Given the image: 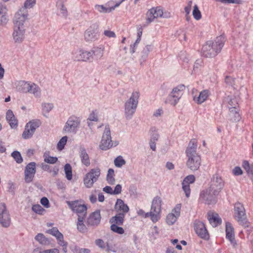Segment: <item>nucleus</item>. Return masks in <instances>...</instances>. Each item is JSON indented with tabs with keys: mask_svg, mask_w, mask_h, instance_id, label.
Masks as SVG:
<instances>
[{
	"mask_svg": "<svg viewBox=\"0 0 253 253\" xmlns=\"http://www.w3.org/2000/svg\"><path fill=\"white\" fill-rule=\"evenodd\" d=\"M71 251L73 253H89L90 250L85 248H81L80 247L76 246H71L70 247Z\"/></svg>",
	"mask_w": 253,
	"mask_h": 253,
	"instance_id": "obj_44",
	"label": "nucleus"
},
{
	"mask_svg": "<svg viewBox=\"0 0 253 253\" xmlns=\"http://www.w3.org/2000/svg\"><path fill=\"white\" fill-rule=\"evenodd\" d=\"M218 195L209 187L200 192L199 199L206 204H213L216 203Z\"/></svg>",
	"mask_w": 253,
	"mask_h": 253,
	"instance_id": "obj_4",
	"label": "nucleus"
},
{
	"mask_svg": "<svg viewBox=\"0 0 253 253\" xmlns=\"http://www.w3.org/2000/svg\"><path fill=\"white\" fill-rule=\"evenodd\" d=\"M228 108L229 110H233V109H237L238 104L236 98H229L228 97Z\"/></svg>",
	"mask_w": 253,
	"mask_h": 253,
	"instance_id": "obj_50",
	"label": "nucleus"
},
{
	"mask_svg": "<svg viewBox=\"0 0 253 253\" xmlns=\"http://www.w3.org/2000/svg\"><path fill=\"white\" fill-rule=\"evenodd\" d=\"M46 233L55 237L56 239L60 238V236L63 235L56 227H53L52 229L47 230Z\"/></svg>",
	"mask_w": 253,
	"mask_h": 253,
	"instance_id": "obj_51",
	"label": "nucleus"
},
{
	"mask_svg": "<svg viewBox=\"0 0 253 253\" xmlns=\"http://www.w3.org/2000/svg\"><path fill=\"white\" fill-rule=\"evenodd\" d=\"M119 226L118 225L111 224V229L114 232L122 234L124 233V230L122 227Z\"/></svg>",
	"mask_w": 253,
	"mask_h": 253,
	"instance_id": "obj_55",
	"label": "nucleus"
},
{
	"mask_svg": "<svg viewBox=\"0 0 253 253\" xmlns=\"http://www.w3.org/2000/svg\"><path fill=\"white\" fill-rule=\"evenodd\" d=\"M80 157L82 164L86 167L90 164V159L86 151L84 146H81L79 148Z\"/></svg>",
	"mask_w": 253,
	"mask_h": 253,
	"instance_id": "obj_22",
	"label": "nucleus"
},
{
	"mask_svg": "<svg viewBox=\"0 0 253 253\" xmlns=\"http://www.w3.org/2000/svg\"><path fill=\"white\" fill-rule=\"evenodd\" d=\"M34 132L33 131L31 130L30 128L26 125L22 133V137L25 139H29L32 137Z\"/></svg>",
	"mask_w": 253,
	"mask_h": 253,
	"instance_id": "obj_45",
	"label": "nucleus"
},
{
	"mask_svg": "<svg viewBox=\"0 0 253 253\" xmlns=\"http://www.w3.org/2000/svg\"><path fill=\"white\" fill-rule=\"evenodd\" d=\"M182 189L184 191L185 196L186 197H189L191 193V189L190 188V185L187 183H184V182H182Z\"/></svg>",
	"mask_w": 253,
	"mask_h": 253,
	"instance_id": "obj_57",
	"label": "nucleus"
},
{
	"mask_svg": "<svg viewBox=\"0 0 253 253\" xmlns=\"http://www.w3.org/2000/svg\"><path fill=\"white\" fill-rule=\"evenodd\" d=\"M242 167L246 171L248 175L250 176L251 178L253 180V165L250 164L247 161H244Z\"/></svg>",
	"mask_w": 253,
	"mask_h": 253,
	"instance_id": "obj_35",
	"label": "nucleus"
},
{
	"mask_svg": "<svg viewBox=\"0 0 253 253\" xmlns=\"http://www.w3.org/2000/svg\"><path fill=\"white\" fill-rule=\"evenodd\" d=\"M126 164L125 160L121 156L117 157L114 160V164L116 167L121 168Z\"/></svg>",
	"mask_w": 253,
	"mask_h": 253,
	"instance_id": "obj_52",
	"label": "nucleus"
},
{
	"mask_svg": "<svg viewBox=\"0 0 253 253\" xmlns=\"http://www.w3.org/2000/svg\"><path fill=\"white\" fill-rule=\"evenodd\" d=\"M194 229L196 233L201 238L208 240L210 235L206 227L205 224L200 220H195L193 223Z\"/></svg>",
	"mask_w": 253,
	"mask_h": 253,
	"instance_id": "obj_11",
	"label": "nucleus"
},
{
	"mask_svg": "<svg viewBox=\"0 0 253 253\" xmlns=\"http://www.w3.org/2000/svg\"><path fill=\"white\" fill-rule=\"evenodd\" d=\"M64 170L66 174V177L69 180L72 179V167L69 164H66L64 166Z\"/></svg>",
	"mask_w": 253,
	"mask_h": 253,
	"instance_id": "obj_46",
	"label": "nucleus"
},
{
	"mask_svg": "<svg viewBox=\"0 0 253 253\" xmlns=\"http://www.w3.org/2000/svg\"><path fill=\"white\" fill-rule=\"evenodd\" d=\"M125 215H124L123 213H117L115 216L110 219L109 222L111 224L123 225L125 220Z\"/></svg>",
	"mask_w": 253,
	"mask_h": 253,
	"instance_id": "obj_28",
	"label": "nucleus"
},
{
	"mask_svg": "<svg viewBox=\"0 0 253 253\" xmlns=\"http://www.w3.org/2000/svg\"><path fill=\"white\" fill-rule=\"evenodd\" d=\"M147 18L146 19V23L147 25L150 24L152 22H153L154 19L156 18V16L154 15V14H150V10L147 12Z\"/></svg>",
	"mask_w": 253,
	"mask_h": 253,
	"instance_id": "obj_60",
	"label": "nucleus"
},
{
	"mask_svg": "<svg viewBox=\"0 0 253 253\" xmlns=\"http://www.w3.org/2000/svg\"><path fill=\"white\" fill-rule=\"evenodd\" d=\"M25 32L24 26H13L12 37L15 42L20 43L23 41Z\"/></svg>",
	"mask_w": 253,
	"mask_h": 253,
	"instance_id": "obj_18",
	"label": "nucleus"
},
{
	"mask_svg": "<svg viewBox=\"0 0 253 253\" xmlns=\"http://www.w3.org/2000/svg\"><path fill=\"white\" fill-rule=\"evenodd\" d=\"M35 239L42 245H48L50 243V240L42 233H38L35 236Z\"/></svg>",
	"mask_w": 253,
	"mask_h": 253,
	"instance_id": "obj_36",
	"label": "nucleus"
},
{
	"mask_svg": "<svg viewBox=\"0 0 253 253\" xmlns=\"http://www.w3.org/2000/svg\"><path fill=\"white\" fill-rule=\"evenodd\" d=\"M11 156L18 164H21L23 162V158L20 153L18 151H14L11 153Z\"/></svg>",
	"mask_w": 253,
	"mask_h": 253,
	"instance_id": "obj_49",
	"label": "nucleus"
},
{
	"mask_svg": "<svg viewBox=\"0 0 253 253\" xmlns=\"http://www.w3.org/2000/svg\"><path fill=\"white\" fill-rule=\"evenodd\" d=\"M139 93L137 91L132 92L130 98L125 104V115L127 120H130L135 112Z\"/></svg>",
	"mask_w": 253,
	"mask_h": 253,
	"instance_id": "obj_2",
	"label": "nucleus"
},
{
	"mask_svg": "<svg viewBox=\"0 0 253 253\" xmlns=\"http://www.w3.org/2000/svg\"><path fill=\"white\" fill-rule=\"evenodd\" d=\"M101 218L100 210H96L91 213L87 217V224L90 226H97L100 224Z\"/></svg>",
	"mask_w": 253,
	"mask_h": 253,
	"instance_id": "obj_16",
	"label": "nucleus"
},
{
	"mask_svg": "<svg viewBox=\"0 0 253 253\" xmlns=\"http://www.w3.org/2000/svg\"><path fill=\"white\" fill-rule=\"evenodd\" d=\"M28 93L33 94L36 97H40L41 95V89L40 87L34 83H31L28 89Z\"/></svg>",
	"mask_w": 253,
	"mask_h": 253,
	"instance_id": "obj_34",
	"label": "nucleus"
},
{
	"mask_svg": "<svg viewBox=\"0 0 253 253\" xmlns=\"http://www.w3.org/2000/svg\"><path fill=\"white\" fill-rule=\"evenodd\" d=\"M197 141L195 139L190 140L185 153L188 158L186 166L192 171L197 170L201 164L200 155L197 153Z\"/></svg>",
	"mask_w": 253,
	"mask_h": 253,
	"instance_id": "obj_1",
	"label": "nucleus"
},
{
	"mask_svg": "<svg viewBox=\"0 0 253 253\" xmlns=\"http://www.w3.org/2000/svg\"><path fill=\"white\" fill-rule=\"evenodd\" d=\"M40 168L44 171H47L49 173H52L53 176H56L59 171V168L57 166H55L52 169V167L44 163H42L40 164Z\"/></svg>",
	"mask_w": 253,
	"mask_h": 253,
	"instance_id": "obj_27",
	"label": "nucleus"
},
{
	"mask_svg": "<svg viewBox=\"0 0 253 253\" xmlns=\"http://www.w3.org/2000/svg\"><path fill=\"white\" fill-rule=\"evenodd\" d=\"M44 162L49 164H54L58 161V158L56 157H52L50 156V152L45 151L43 155Z\"/></svg>",
	"mask_w": 253,
	"mask_h": 253,
	"instance_id": "obj_33",
	"label": "nucleus"
},
{
	"mask_svg": "<svg viewBox=\"0 0 253 253\" xmlns=\"http://www.w3.org/2000/svg\"><path fill=\"white\" fill-rule=\"evenodd\" d=\"M177 217L174 213H170L167 216L166 222L169 225H172L176 221Z\"/></svg>",
	"mask_w": 253,
	"mask_h": 253,
	"instance_id": "obj_48",
	"label": "nucleus"
},
{
	"mask_svg": "<svg viewBox=\"0 0 253 253\" xmlns=\"http://www.w3.org/2000/svg\"><path fill=\"white\" fill-rule=\"evenodd\" d=\"M235 79L230 76H226L225 79V82L226 84L229 85H231L235 89L236 87L235 86Z\"/></svg>",
	"mask_w": 253,
	"mask_h": 253,
	"instance_id": "obj_58",
	"label": "nucleus"
},
{
	"mask_svg": "<svg viewBox=\"0 0 253 253\" xmlns=\"http://www.w3.org/2000/svg\"><path fill=\"white\" fill-rule=\"evenodd\" d=\"M125 0H119L113 6H110V3H106L105 5L96 4L95 5V9L101 13H109L114 10L116 7H118L120 4Z\"/></svg>",
	"mask_w": 253,
	"mask_h": 253,
	"instance_id": "obj_19",
	"label": "nucleus"
},
{
	"mask_svg": "<svg viewBox=\"0 0 253 253\" xmlns=\"http://www.w3.org/2000/svg\"><path fill=\"white\" fill-rule=\"evenodd\" d=\"M226 38L224 35H222L217 37L213 41H208L205 45H209L212 49L211 55H217L220 53L224 45Z\"/></svg>",
	"mask_w": 253,
	"mask_h": 253,
	"instance_id": "obj_8",
	"label": "nucleus"
},
{
	"mask_svg": "<svg viewBox=\"0 0 253 253\" xmlns=\"http://www.w3.org/2000/svg\"><path fill=\"white\" fill-rule=\"evenodd\" d=\"M10 215L4 203L0 204V223L2 227L7 228L10 226Z\"/></svg>",
	"mask_w": 253,
	"mask_h": 253,
	"instance_id": "obj_13",
	"label": "nucleus"
},
{
	"mask_svg": "<svg viewBox=\"0 0 253 253\" xmlns=\"http://www.w3.org/2000/svg\"><path fill=\"white\" fill-rule=\"evenodd\" d=\"M226 236L231 244H236L234 228L230 222L226 223Z\"/></svg>",
	"mask_w": 253,
	"mask_h": 253,
	"instance_id": "obj_23",
	"label": "nucleus"
},
{
	"mask_svg": "<svg viewBox=\"0 0 253 253\" xmlns=\"http://www.w3.org/2000/svg\"><path fill=\"white\" fill-rule=\"evenodd\" d=\"M36 164L31 162L25 167L24 170V179L27 183L32 181L36 172Z\"/></svg>",
	"mask_w": 253,
	"mask_h": 253,
	"instance_id": "obj_14",
	"label": "nucleus"
},
{
	"mask_svg": "<svg viewBox=\"0 0 253 253\" xmlns=\"http://www.w3.org/2000/svg\"><path fill=\"white\" fill-rule=\"evenodd\" d=\"M42 106L43 110L47 113L51 111L53 107V105L52 103L42 104Z\"/></svg>",
	"mask_w": 253,
	"mask_h": 253,
	"instance_id": "obj_63",
	"label": "nucleus"
},
{
	"mask_svg": "<svg viewBox=\"0 0 253 253\" xmlns=\"http://www.w3.org/2000/svg\"><path fill=\"white\" fill-rule=\"evenodd\" d=\"M68 139V137L65 136L62 137L57 143V148L59 150H62L66 145Z\"/></svg>",
	"mask_w": 253,
	"mask_h": 253,
	"instance_id": "obj_53",
	"label": "nucleus"
},
{
	"mask_svg": "<svg viewBox=\"0 0 253 253\" xmlns=\"http://www.w3.org/2000/svg\"><path fill=\"white\" fill-rule=\"evenodd\" d=\"M98 33L94 29H88L84 33L85 40L87 42L95 41L98 39Z\"/></svg>",
	"mask_w": 253,
	"mask_h": 253,
	"instance_id": "obj_25",
	"label": "nucleus"
},
{
	"mask_svg": "<svg viewBox=\"0 0 253 253\" xmlns=\"http://www.w3.org/2000/svg\"><path fill=\"white\" fill-rule=\"evenodd\" d=\"M8 20L9 19L6 6L0 2V25H5Z\"/></svg>",
	"mask_w": 253,
	"mask_h": 253,
	"instance_id": "obj_21",
	"label": "nucleus"
},
{
	"mask_svg": "<svg viewBox=\"0 0 253 253\" xmlns=\"http://www.w3.org/2000/svg\"><path fill=\"white\" fill-rule=\"evenodd\" d=\"M151 49V45H147L143 49L142 53L143 54V55L142 56V57H144V58H146L149 54L150 51Z\"/></svg>",
	"mask_w": 253,
	"mask_h": 253,
	"instance_id": "obj_64",
	"label": "nucleus"
},
{
	"mask_svg": "<svg viewBox=\"0 0 253 253\" xmlns=\"http://www.w3.org/2000/svg\"><path fill=\"white\" fill-rule=\"evenodd\" d=\"M195 180V177L194 175H189L184 178L182 182L189 185L190 183H194Z\"/></svg>",
	"mask_w": 253,
	"mask_h": 253,
	"instance_id": "obj_59",
	"label": "nucleus"
},
{
	"mask_svg": "<svg viewBox=\"0 0 253 253\" xmlns=\"http://www.w3.org/2000/svg\"><path fill=\"white\" fill-rule=\"evenodd\" d=\"M36 4V0H26L24 4V6L20 9L23 11H25L28 13L27 9L32 8Z\"/></svg>",
	"mask_w": 253,
	"mask_h": 253,
	"instance_id": "obj_41",
	"label": "nucleus"
},
{
	"mask_svg": "<svg viewBox=\"0 0 253 253\" xmlns=\"http://www.w3.org/2000/svg\"><path fill=\"white\" fill-rule=\"evenodd\" d=\"M100 174L101 170L98 167L91 169L84 178V184L85 186L87 188L92 187L93 184L98 180Z\"/></svg>",
	"mask_w": 253,
	"mask_h": 253,
	"instance_id": "obj_6",
	"label": "nucleus"
},
{
	"mask_svg": "<svg viewBox=\"0 0 253 253\" xmlns=\"http://www.w3.org/2000/svg\"><path fill=\"white\" fill-rule=\"evenodd\" d=\"M151 210L156 213H160L161 211V200L160 197H156L152 201Z\"/></svg>",
	"mask_w": 253,
	"mask_h": 253,
	"instance_id": "obj_30",
	"label": "nucleus"
},
{
	"mask_svg": "<svg viewBox=\"0 0 253 253\" xmlns=\"http://www.w3.org/2000/svg\"><path fill=\"white\" fill-rule=\"evenodd\" d=\"M114 170L112 169H109L106 176V180L109 184L113 185L115 183Z\"/></svg>",
	"mask_w": 253,
	"mask_h": 253,
	"instance_id": "obj_40",
	"label": "nucleus"
},
{
	"mask_svg": "<svg viewBox=\"0 0 253 253\" xmlns=\"http://www.w3.org/2000/svg\"><path fill=\"white\" fill-rule=\"evenodd\" d=\"M115 209L118 213H123L124 215H126L129 211L127 205L125 204L124 201L120 199L117 200L115 205Z\"/></svg>",
	"mask_w": 253,
	"mask_h": 253,
	"instance_id": "obj_20",
	"label": "nucleus"
},
{
	"mask_svg": "<svg viewBox=\"0 0 253 253\" xmlns=\"http://www.w3.org/2000/svg\"><path fill=\"white\" fill-rule=\"evenodd\" d=\"M84 219L85 218H83L82 216H80L79 218H78L77 223V229L79 231L82 233H84L87 231V228L84 222Z\"/></svg>",
	"mask_w": 253,
	"mask_h": 253,
	"instance_id": "obj_38",
	"label": "nucleus"
},
{
	"mask_svg": "<svg viewBox=\"0 0 253 253\" xmlns=\"http://www.w3.org/2000/svg\"><path fill=\"white\" fill-rule=\"evenodd\" d=\"M95 245L102 250H104L106 248V246L104 242L101 239H96L95 241Z\"/></svg>",
	"mask_w": 253,
	"mask_h": 253,
	"instance_id": "obj_61",
	"label": "nucleus"
},
{
	"mask_svg": "<svg viewBox=\"0 0 253 253\" xmlns=\"http://www.w3.org/2000/svg\"><path fill=\"white\" fill-rule=\"evenodd\" d=\"M224 186V181L218 174H213L209 183V187L219 194Z\"/></svg>",
	"mask_w": 253,
	"mask_h": 253,
	"instance_id": "obj_10",
	"label": "nucleus"
},
{
	"mask_svg": "<svg viewBox=\"0 0 253 253\" xmlns=\"http://www.w3.org/2000/svg\"><path fill=\"white\" fill-rule=\"evenodd\" d=\"M184 89L185 86L183 84H180L174 87L166 99L165 103L175 106L181 98L182 91Z\"/></svg>",
	"mask_w": 253,
	"mask_h": 253,
	"instance_id": "obj_5",
	"label": "nucleus"
},
{
	"mask_svg": "<svg viewBox=\"0 0 253 253\" xmlns=\"http://www.w3.org/2000/svg\"><path fill=\"white\" fill-rule=\"evenodd\" d=\"M209 95V91L208 90H204L200 93L198 97L194 96L193 99L198 104H200L206 100Z\"/></svg>",
	"mask_w": 253,
	"mask_h": 253,
	"instance_id": "obj_32",
	"label": "nucleus"
},
{
	"mask_svg": "<svg viewBox=\"0 0 253 253\" xmlns=\"http://www.w3.org/2000/svg\"><path fill=\"white\" fill-rule=\"evenodd\" d=\"M234 217L240 225L248 227L250 222L248 221L245 209L242 204L237 202L234 205Z\"/></svg>",
	"mask_w": 253,
	"mask_h": 253,
	"instance_id": "obj_3",
	"label": "nucleus"
},
{
	"mask_svg": "<svg viewBox=\"0 0 253 253\" xmlns=\"http://www.w3.org/2000/svg\"><path fill=\"white\" fill-rule=\"evenodd\" d=\"M79 118L75 116H70L63 127V130L66 133H76L80 125Z\"/></svg>",
	"mask_w": 253,
	"mask_h": 253,
	"instance_id": "obj_9",
	"label": "nucleus"
},
{
	"mask_svg": "<svg viewBox=\"0 0 253 253\" xmlns=\"http://www.w3.org/2000/svg\"><path fill=\"white\" fill-rule=\"evenodd\" d=\"M150 10V14H154V15L156 16V18L159 17L165 18L169 17L168 15L163 16L164 13L163 10L160 7H153Z\"/></svg>",
	"mask_w": 253,
	"mask_h": 253,
	"instance_id": "obj_39",
	"label": "nucleus"
},
{
	"mask_svg": "<svg viewBox=\"0 0 253 253\" xmlns=\"http://www.w3.org/2000/svg\"><path fill=\"white\" fill-rule=\"evenodd\" d=\"M181 205L180 204H177L175 208L172 210L171 213H174L175 215L179 217L180 215Z\"/></svg>",
	"mask_w": 253,
	"mask_h": 253,
	"instance_id": "obj_62",
	"label": "nucleus"
},
{
	"mask_svg": "<svg viewBox=\"0 0 253 253\" xmlns=\"http://www.w3.org/2000/svg\"><path fill=\"white\" fill-rule=\"evenodd\" d=\"M193 15L194 18L197 20H200L202 17L201 13L197 5H195L194 6Z\"/></svg>",
	"mask_w": 253,
	"mask_h": 253,
	"instance_id": "obj_54",
	"label": "nucleus"
},
{
	"mask_svg": "<svg viewBox=\"0 0 253 253\" xmlns=\"http://www.w3.org/2000/svg\"><path fill=\"white\" fill-rule=\"evenodd\" d=\"M91 53L90 51L79 50L74 53V59L76 61H92Z\"/></svg>",
	"mask_w": 253,
	"mask_h": 253,
	"instance_id": "obj_17",
	"label": "nucleus"
},
{
	"mask_svg": "<svg viewBox=\"0 0 253 253\" xmlns=\"http://www.w3.org/2000/svg\"><path fill=\"white\" fill-rule=\"evenodd\" d=\"M104 47H94L90 51L91 53L92 61L94 57L96 59L101 58L104 53Z\"/></svg>",
	"mask_w": 253,
	"mask_h": 253,
	"instance_id": "obj_31",
	"label": "nucleus"
},
{
	"mask_svg": "<svg viewBox=\"0 0 253 253\" xmlns=\"http://www.w3.org/2000/svg\"><path fill=\"white\" fill-rule=\"evenodd\" d=\"M212 49L209 45H204L202 49V55L203 56L207 58H212L216 55H211L212 53Z\"/></svg>",
	"mask_w": 253,
	"mask_h": 253,
	"instance_id": "obj_37",
	"label": "nucleus"
},
{
	"mask_svg": "<svg viewBox=\"0 0 253 253\" xmlns=\"http://www.w3.org/2000/svg\"><path fill=\"white\" fill-rule=\"evenodd\" d=\"M229 116L230 120L233 122H238L241 119L240 115L238 112V109H233V110H231Z\"/></svg>",
	"mask_w": 253,
	"mask_h": 253,
	"instance_id": "obj_43",
	"label": "nucleus"
},
{
	"mask_svg": "<svg viewBox=\"0 0 253 253\" xmlns=\"http://www.w3.org/2000/svg\"><path fill=\"white\" fill-rule=\"evenodd\" d=\"M150 133L151 136L150 140L154 141H157L158 140L159 134L157 132L156 127H151L150 130Z\"/></svg>",
	"mask_w": 253,
	"mask_h": 253,
	"instance_id": "obj_47",
	"label": "nucleus"
},
{
	"mask_svg": "<svg viewBox=\"0 0 253 253\" xmlns=\"http://www.w3.org/2000/svg\"><path fill=\"white\" fill-rule=\"evenodd\" d=\"M6 119L12 128H16L18 126V121L15 119L13 112L8 110L6 112Z\"/></svg>",
	"mask_w": 253,
	"mask_h": 253,
	"instance_id": "obj_26",
	"label": "nucleus"
},
{
	"mask_svg": "<svg viewBox=\"0 0 253 253\" xmlns=\"http://www.w3.org/2000/svg\"><path fill=\"white\" fill-rule=\"evenodd\" d=\"M28 13L19 9L15 13L13 19L14 26H24V23L27 19Z\"/></svg>",
	"mask_w": 253,
	"mask_h": 253,
	"instance_id": "obj_15",
	"label": "nucleus"
},
{
	"mask_svg": "<svg viewBox=\"0 0 253 253\" xmlns=\"http://www.w3.org/2000/svg\"><path fill=\"white\" fill-rule=\"evenodd\" d=\"M30 128L31 130L35 131L41 125V122L39 120H33L26 124Z\"/></svg>",
	"mask_w": 253,
	"mask_h": 253,
	"instance_id": "obj_42",
	"label": "nucleus"
},
{
	"mask_svg": "<svg viewBox=\"0 0 253 253\" xmlns=\"http://www.w3.org/2000/svg\"><path fill=\"white\" fill-rule=\"evenodd\" d=\"M66 203L73 212L77 213L78 218L80 216L85 218L87 214V207L85 205L82 204L79 200L67 201Z\"/></svg>",
	"mask_w": 253,
	"mask_h": 253,
	"instance_id": "obj_7",
	"label": "nucleus"
},
{
	"mask_svg": "<svg viewBox=\"0 0 253 253\" xmlns=\"http://www.w3.org/2000/svg\"><path fill=\"white\" fill-rule=\"evenodd\" d=\"M32 209L35 212L39 214H42L43 212L45 211L40 205H33Z\"/></svg>",
	"mask_w": 253,
	"mask_h": 253,
	"instance_id": "obj_56",
	"label": "nucleus"
},
{
	"mask_svg": "<svg viewBox=\"0 0 253 253\" xmlns=\"http://www.w3.org/2000/svg\"><path fill=\"white\" fill-rule=\"evenodd\" d=\"M113 146L112 143L111 131L109 125L105 126L104 133L102 137L100 148L103 150H106Z\"/></svg>",
	"mask_w": 253,
	"mask_h": 253,
	"instance_id": "obj_12",
	"label": "nucleus"
},
{
	"mask_svg": "<svg viewBox=\"0 0 253 253\" xmlns=\"http://www.w3.org/2000/svg\"><path fill=\"white\" fill-rule=\"evenodd\" d=\"M208 220L213 227H216L221 223V219L216 213H208Z\"/></svg>",
	"mask_w": 253,
	"mask_h": 253,
	"instance_id": "obj_24",
	"label": "nucleus"
},
{
	"mask_svg": "<svg viewBox=\"0 0 253 253\" xmlns=\"http://www.w3.org/2000/svg\"><path fill=\"white\" fill-rule=\"evenodd\" d=\"M30 83L24 81H19L16 85V89L22 93H28L30 87Z\"/></svg>",
	"mask_w": 253,
	"mask_h": 253,
	"instance_id": "obj_29",
	"label": "nucleus"
}]
</instances>
